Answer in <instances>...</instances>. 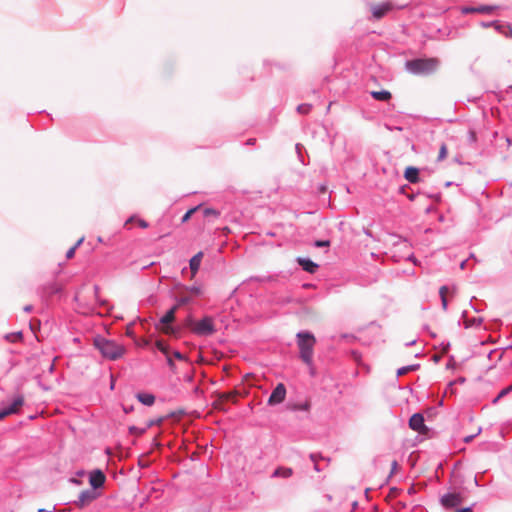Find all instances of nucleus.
<instances>
[{"label":"nucleus","instance_id":"nucleus-1","mask_svg":"<svg viewBox=\"0 0 512 512\" xmlns=\"http://www.w3.org/2000/svg\"><path fill=\"white\" fill-rule=\"evenodd\" d=\"M439 66L440 60L436 57H418L405 62V69L417 76H429L435 73Z\"/></svg>","mask_w":512,"mask_h":512},{"label":"nucleus","instance_id":"nucleus-2","mask_svg":"<svg viewBox=\"0 0 512 512\" xmlns=\"http://www.w3.org/2000/svg\"><path fill=\"white\" fill-rule=\"evenodd\" d=\"M94 346L104 358L113 361L123 357L126 352V348L122 344L101 336L94 338Z\"/></svg>","mask_w":512,"mask_h":512},{"label":"nucleus","instance_id":"nucleus-3","mask_svg":"<svg viewBox=\"0 0 512 512\" xmlns=\"http://www.w3.org/2000/svg\"><path fill=\"white\" fill-rule=\"evenodd\" d=\"M296 338L300 351V358L305 364H311L314 345L316 343L314 334L308 330H303L297 333Z\"/></svg>","mask_w":512,"mask_h":512},{"label":"nucleus","instance_id":"nucleus-4","mask_svg":"<svg viewBox=\"0 0 512 512\" xmlns=\"http://www.w3.org/2000/svg\"><path fill=\"white\" fill-rule=\"evenodd\" d=\"M368 6L371 11L370 20L374 21L381 20L394 9H403L405 7V5H396L392 0H386L378 4L368 3Z\"/></svg>","mask_w":512,"mask_h":512},{"label":"nucleus","instance_id":"nucleus-5","mask_svg":"<svg viewBox=\"0 0 512 512\" xmlns=\"http://www.w3.org/2000/svg\"><path fill=\"white\" fill-rule=\"evenodd\" d=\"M186 326L197 335L206 336L211 335L214 330L213 320L209 317H205L200 321H193L191 318L186 320Z\"/></svg>","mask_w":512,"mask_h":512},{"label":"nucleus","instance_id":"nucleus-6","mask_svg":"<svg viewBox=\"0 0 512 512\" xmlns=\"http://www.w3.org/2000/svg\"><path fill=\"white\" fill-rule=\"evenodd\" d=\"M204 293L202 286L195 285V286H183L181 287V291L179 294L178 299V307L181 305L188 304L193 298H197L202 296Z\"/></svg>","mask_w":512,"mask_h":512},{"label":"nucleus","instance_id":"nucleus-7","mask_svg":"<svg viewBox=\"0 0 512 512\" xmlns=\"http://www.w3.org/2000/svg\"><path fill=\"white\" fill-rule=\"evenodd\" d=\"M462 495L457 491H449L440 497V504L445 509L457 508L462 503Z\"/></svg>","mask_w":512,"mask_h":512},{"label":"nucleus","instance_id":"nucleus-8","mask_svg":"<svg viewBox=\"0 0 512 512\" xmlns=\"http://www.w3.org/2000/svg\"><path fill=\"white\" fill-rule=\"evenodd\" d=\"M286 392V386L281 382L278 383L268 398V405L276 406L281 404L285 400Z\"/></svg>","mask_w":512,"mask_h":512},{"label":"nucleus","instance_id":"nucleus-9","mask_svg":"<svg viewBox=\"0 0 512 512\" xmlns=\"http://www.w3.org/2000/svg\"><path fill=\"white\" fill-rule=\"evenodd\" d=\"M409 428L418 433L424 434L428 427L425 425V419L422 413H414L408 421Z\"/></svg>","mask_w":512,"mask_h":512},{"label":"nucleus","instance_id":"nucleus-10","mask_svg":"<svg viewBox=\"0 0 512 512\" xmlns=\"http://www.w3.org/2000/svg\"><path fill=\"white\" fill-rule=\"evenodd\" d=\"M500 9V6L498 5H479L477 7L473 6H463L461 8L462 14H473V13H479V14H492L496 10Z\"/></svg>","mask_w":512,"mask_h":512},{"label":"nucleus","instance_id":"nucleus-11","mask_svg":"<svg viewBox=\"0 0 512 512\" xmlns=\"http://www.w3.org/2000/svg\"><path fill=\"white\" fill-rule=\"evenodd\" d=\"M23 404L24 398L22 396L16 397L10 406L0 410V421L9 415L17 414L20 411V408L23 406Z\"/></svg>","mask_w":512,"mask_h":512},{"label":"nucleus","instance_id":"nucleus-12","mask_svg":"<svg viewBox=\"0 0 512 512\" xmlns=\"http://www.w3.org/2000/svg\"><path fill=\"white\" fill-rule=\"evenodd\" d=\"M178 308V305H175L172 307L162 318H161V324H163L162 331L165 334H172L173 328L170 327L168 324L172 323L175 320V313Z\"/></svg>","mask_w":512,"mask_h":512},{"label":"nucleus","instance_id":"nucleus-13","mask_svg":"<svg viewBox=\"0 0 512 512\" xmlns=\"http://www.w3.org/2000/svg\"><path fill=\"white\" fill-rule=\"evenodd\" d=\"M105 480H106L105 474L99 469L93 470L89 474V484L94 489H98V488L102 487L103 484L105 483Z\"/></svg>","mask_w":512,"mask_h":512},{"label":"nucleus","instance_id":"nucleus-14","mask_svg":"<svg viewBox=\"0 0 512 512\" xmlns=\"http://www.w3.org/2000/svg\"><path fill=\"white\" fill-rule=\"evenodd\" d=\"M296 262L302 270L310 274H314L319 268V265L308 257H297Z\"/></svg>","mask_w":512,"mask_h":512},{"label":"nucleus","instance_id":"nucleus-15","mask_svg":"<svg viewBox=\"0 0 512 512\" xmlns=\"http://www.w3.org/2000/svg\"><path fill=\"white\" fill-rule=\"evenodd\" d=\"M404 178L412 184L420 181V170L415 166H408L404 171Z\"/></svg>","mask_w":512,"mask_h":512},{"label":"nucleus","instance_id":"nucleus-16","mask_svg":"<svg viewBox=\"0 0 512 512\" xmlns=\"http://www.w3.org/2000/svg\"><path fill=\"white\" fill-rule=\"evenodd\" d=\"M97 494L95 491L91 490H85L82 491L79 495L78 501L76 502V505L79 507H84L91 503L94 499H96Z\"/></svg>","mask_w":512,"mask_h":512},{"label":"nucleus","instance_id":"nucleus-17","mask_svg":"<svg viewBox=\"0 0 512 512\" xmlns=\"http://www.w3.org/2000/svg\"><path fill=\"white\" fill-rule=\"evenodd\" d=\"M202 259H203L202 251L198 252L190 259L189 268H190V272H191V276H190L191 279H194V277L196 276V274L200 268Z\"/></svg>","mask_w":512,"mask_h":512},{"label":"nucleus","instance_id":"nucleus-18","mask_svg":"<svg viewBox=\"0 0 512 512\" xmlns=\"http://www.w3.org/2000/svg\"><path fill=\"white\" fill-rule=\"evenodd\" d=\"M156 347L166 356L168 365L173 368L174 363L168 345L165 342L158 340L156 341Z\"/></svg>","mask_w":512,"mask_h":512},{"label":"nucleus","instance_id":"nucleus-19","mask_svg":"<svg viewBox=\"0 0 512 512\" xmlns=\"http://www.w3.org/2000/svg\"><path fill=\"white\" fill-rule=\"evenodd\" d=\"M371 97L377 101H389L392 98V94L388 90L372 91Z\"/></svg>","mask_w":512,"mask_h":512},{"label":"nucleus","instance_id":"nucleus-20","mask_svg":"<svg viewBox=\"0 0 512 512\" xmlns=\"http://www.w3.org/2000/svg\"><path fill=\"white\" fill-rule=\"evenodd\" d=\"M480 25L483 27V28H490L492 27V29H495L497 32H502V29L504 28L505 24L504 23H501L500 21H497V20H492V21H482L480 23Z\"/></svg>","mask_w":512,"mask_h":512},{"label":"nucleus","instance_id":"nucleus-21","mask_svg":"<svg viewBox=\"0 0 512 512\" xmlns=\"http://www.w3.org/2000/svg\"><path fill=\"white\" fill-rule=\"evenodd\" d=\"M293 470L289 467H278L274 470L272 476L273 477H282V478H289L292 476Z\"/></svg>","mask_w":512,"mask_h":512},{"label":"nucleus","instance_id":"nucleus-22","mask_svg":"<svg viewBox=\"0 0 512 512\" xmlns=\"http://www.w3.org/2000/svg\"><path fill=\"white\" fill-rule=\"evenodd\" d=\"M137 399L144 405L151 406L155 402V397L149 393H138Z\"/></svg>","mask_w":512,"mask_h":512},{"label":"nucleus","instance_id":"nucleus-23","mask_svg":"<svg viewBox=\"0 0 512 512\" xmlns=\"http://www.w3.org/2000/svg\"><path fill=\"white\" fill-rule=\"evenodd\" d=\"M136 222L139 227L146 229L148 228L149 224L144 219L136 218L135 216H131L125 223L124 227L127 229H130V224Z\"/></svg>","mask_w":512,"mask_h":512},{"label":"nucleus","instance_id":"nucleus-24","mask_svg":"<svg viewBox=\"0 0 512 512\" xmlns=\"http://www.w3.org/2000/svg\"><path fill=\"white\" fill-rule=\"evenodd\" d=\"M311 408L310 401L306 400L301 403H294L289 406V409L292 411H309Z\"/></svg>","mask_w":512,"mask_h":512},{"label":"nucleus","instance_id":"nucleus-25","mask_svg":"<svg viewBox=\"0 0 512 512\" xmlns=\"http://www.w3.org/2000/svg\"><path fill=\"white\" fill-rule=\"evenodd\" d=\"M420 368V364H411V365H407V366H403V367H400L398 370H397V376H402V375H405L407 374L408 372H412V371H416Z\"/></svg>","mask_w":512,"mask_h":512},{"label":"nucleus","instance_id":"nucleus-26","mask_svg":"<svg viewBox=\"0 0 512 512\" xmlns=\"http://www.w3.org/2000/svg\"><path fill=\"white\" fill-rule=\"evenodd\" d=\"M483 323L482 317H473L471 319L464 320V327L471 328V327H478Z\"/></svg>","mask_w":512,"mask_h":512},{"label":"nucleus","instance_id":"nucleus-27","mask_svg":"<svg viewBox=\"0 0 512 512\" xmlns=\"http://www.w3.org/2000/svg\"><path fill=\"white\" fill-rule=\"evenodd\" d=\"M448 289L449 288L446 285L441 286L440 289H439V295H440V298H441L442 308L445 311L448 308V301H447V298H446V292L448 291Z\"/></svg>","mask_w":512,"mask_h":512},{"label":"nucleus","instance_id":"nucleus-28","mask_svg":"<svg viewBox=\"0 0 512 512\" xmlns=\"http://www.w3.org/2000/svg\"><path fill=\"white\" fill-rule=\"evenodd\" d=\"M408 190H411V188L408 185H403L400 187L399 192L405 195L410 201H414L416 199L417 194L414 192L409 193Z\"/></svg>","mask_w":512,"mask_h":512},{"label":"nucleus","instance_id":"nucleus-29","mask_svg":"<svg viewBox=\"0 0 512 512\" xmlns=\"http://www.w3.org/2000/svg\"><path fill=\"white\" fill-rule=\"evenodd\" d=\"M510 392H512V383L503 388L499 393L498 395L496 396V398H494V400L492 401L493 404H496L501 398L505 397L506 395H508Z\"/></svg>","mask_w":512,"mask_h":512},{"label":"nucleus","instance_id":"nucleus-30","mask_svg":"<svg viewBox=\"0 0 512 512\" xmlns=\"http://www.w3.org/2000/svg\"><path fill=\"white\" fill-rule=\"evenodd\" d=\"M312 109V105L308 103L299 104L297 106V112L300 114H308Z\"/></svg>","mask_w":512,"mask_h":512},{"label":"nucleus","instance_id":"nucleus-31","mask_svg":"<svg viewBox=\"0 0 512 512\" xmlns=\"http://www.w3.org/2000/svg\"><path fill=\"white\" fill-rule=\"evenodd\" d=\"M203 214H204V216H205L206 218H209V217H215V218H217V217H219V216H220V211H216V210H214V209H212V208H205V209L203 210Z\"/></svg>","mask_w":512,"mask_h":512},{"label":"nucleus","instance_id":"nucleus-32","mask_svg":"<svg viewBox=\"0 0 512 512\" xmlns=\"http://www.w3.org/2000/svg\"><path fill=\"white\" fill-rule=\"evenodd\" d=\"M331 244L330 240H327V239H317L314 241V247L316 248H325V247H329Z\"/></svg>","mask_w":512,"mask_h":512},{"label":"nucleus","instance_id":"nucleus-33","mask_svg":"<svg viewBox=\"0 0 512 512\" xmlns=\"http://www.w3.org/2000/svg\"><path fill=\"white\" fill-rule=\"evenodd\" d=\"M295 149H296V153H297L299 161L303 165H306V162H305V159H304V156H303V152H302L303 150H305L304 147L301 144L298 143V144H296Z\"/></svg>","mask_w":512,"mask_h":512},{"label":"nucleus","instance_id":"nucleus-34","mask_svg":"<svg viewBox=\"0 0 512 512\" xmlns=\"http://www.w3.org/2000/svg\"><path fill=\"white\" fill-rule=\"evenodd\" d=\"M309 457H310L311 461L314 462V470L317 472H320L321 468H320L319 464L317 463V461L322 457L317 453H311L309 455Z\"/></svg>","mask_w":512,"mask_h":512},{"label":"nucleus","instance_id":"nucleus-35","mask_svg":"<svg viewBox=\"0 0 512 512\" xmlns=\"http://www.w3.org/2000/svg\"><path fill=\"white\" fill-rule=\"evenodd\" d=\"M199 208L200 206H196L188 210L182 217V223H186Z\"/></svg>","mask_w":512,"mask_h":512},{"label":"nucleus","instance_id":"nucleus-36","mask_svg":"<svg viewBox=\"0 0 512 512\" xmlns=\"http://www.w3.org/2000/svg\"><path fill=\"white\" fill-rule=\"evenodd\" d=\"M6 338L11 342H17L22 339V333L21 332L12 333V334L7 335Z\"/></svg>","mask_w":512,"mask_h":512},{"label":"nucleus","instance_id":"nucleus-37","mask_svg":"<svg viewBox=\"0 0 512 512\" xmlns=\"http://www.w3.org/2000/svg\"><path fill=\"white\" fill-rule=\"evenodd\" d=\"M446 156H447V147H446V145L443 144L440 147L437 160L438 161H442V160H444L446 158Z\"/></svg>","mask_w":512,"mask_h":512},{"label":"nucleus","instance_id":"nucleus-38","mask_svg":"<svg viewBox=\"0 0 512 512\" xmlns=\"http://www.w3.org/2000/svg\"><path fill=\"white\" fill-rule=\"evenodd\" d=\"M505 37L512 38V27L509 24H505L504 28L502 29V32Z\"/></svg>","mask_w":512,"mask_h":512},{"label":"nucleus","instance_id":"nucleus-39","mask_svg":"<svg viewBox=\"0 0 512 512\" xmlns=\"http://www.w3.org/2000/svg\"><path fill=\"white\" fill-rule=\"evenodd\" d=\"M129 430H130V433H132L134 435H142L143 433H145L146 428H138L136 426H132L129 428Z\"/></svg>","mask_w":512,"mask_h":512},{"label":"nucleus","instance_id":"nucleus-40","mask_svg":"<svg viewBox=\"0 0 512 512\" xmlns=\"http://www.w3.org/2000/svg\"><path fill=\"white\" fill-rule=\"evenodd\" d=\"M164 420V417H159L157 419H153V420H150L148 423H147V427H152L154 425H161V423L163 422Z\"/></svg>","mask_w":512,"mask_h":512},{"label":"nucleus","instance_id":"nucleus-41","mask_svg":"<svg viewBox=\"0 0 512 512\" xmlns=\"http://www.w3.org/2000/svg\"><path fill=\"white\" fill-rule=\"evenodd\" d=\"M468 141L471 143V144H474L476 143L477 141V134L475 131L473 130H469V133H468Z\"/></svg>","mask_w":512,"mask_h":512},{"label":"nucleus","instance_id":"nucleus-42","mask_svg":"<svg viewBox=\"0 0 512 512\" xmlns=\"http://www.w3.org/2000/svg\"><path fill=\"white\" fill-rule=\"evenodd\" d=\"M252 279L256 280V281H259V282H264V281L272 280L273 277L272 276H257V277H253Z\"/></svg>","mask_w":512,"mask_h":512},{"label":"nucleus","instance_id":"nucleus-43","mask_svg":"<svg viewBox=\"0 0 512 512\" xmlns=\"http://www.w3.org/2000/svg\"><path fill=\"white\" fill-rule=\"evenodd\" d=\"M474 506H475V504H472L471 506H468V507L458 508L455 510V512H473Z\"/></svg>","mask_w":512,"mask_h":512},{"label":"nucleus","instance_id":"nucleus-44","mask_svg":"<svg viewBox=\"0 0 512 512\" xmlns=\"http://www.w3.org/2000/svg\"><path fill=\"white\" fill-rule=\"evenodd\" d=\"M493 355H497V359L500 360L502 358V353L498 352L496 349L495 350H491L488 354V358L489 359H492L493 358Z\"/></svg>","mask_w":512,"mask_h":512},{"label":"nucleus","instance_id":"nucleus-45","mask_svg":"<svg viewBox=\"0 0 512 512\" xmlns=\"http://www.w3.org/2000/svg\"><path fill=\"white\" fill-rule=\"evenodd\" d=\"M75 251H76L75 247H71V248L67 251V253H66V257H67V259H71V258H73V257H74V255H75Z\"/></svg>","mask_w":512,"mask_h":512},{"label":"nucleus","instance_id":"nucleus-46","mask_svg":"<svg viewBox=\"0 0 512 512\" xmlns=\"http://www.w3.org/2000/svg\"><path fill=\"white\" fill-rule=\"evenodd\" d=\"M172 356H173L174 358H176V359H179V360H184V359H185L184 355H182V354H181L180 352H178V351L173 352V354H171V357H172Z\"/></svg>","mask_w":512,"mask_h":512},{"label":"nucleus","instance_id":"nucleus-47","mask_svg":"<svg viewBox=\"0 0 512 512\" xmlns=\"http://www.w3.org/2000/svg\"><path fill=\"white\" fill-rule=\"evenodd\" d=\"M441 347L443 349L444 352H447L450 348V343L449 342H442L441 343Z\"/></svg>","mask_w":512,"mask_h":512},{"label":"nucleus","instance_id":"nucleus-48","mask_svg":"<svg viewBox=\"0 0 512 512\" xmlns=\"http://www.w3.org/2000/svg\"><path fill=\"white\" fill-rule=\"evenodd\" d=\"M407 260H408V261H410V262H412V263H414V264H416V263H417V259H416V257H415L413 254H411L410 256H408Z\"/></svg>","mask_w":512,"mask_h":512},{"label":"nucleus","instance_id":"nucleus-49","mask_svg":"<svg viewBox=\"0 0 512 512\" xmlns=\"http://www.w3.org/2000/svg\"><path fill=\"white\" fill-rule=\"evenodd\" d=\"M475 436H476V435H469V436H466V437L464 438V442H466V443L471 442V441L475 438Z\"/></svg>","mask_w":512,"mask_h":512},{"label":"nucleus","instance_id":"nucleus-50","mask_svg":"<svg viewBox=\"0 0 512 512\" xmlns=\"http://www.w3.org/2000/svg\"><path fill=\"white\" fill-rule=\"evenodd\" d=\"M256 142V139L255 138H249L247 141H246V145L250 146V145H254Z\"/></svg>","mask_w":512,"mask_h":512},{"label":"nucleus","instance_id":"nucleus-51","mask_svg":"<svg viewBox=\"0 0 512 512\" xmlns=\"http://www.w3.org/2000/svg\"><path fill=\"white\" fill-rule=\"evenodd\" d=\"M38 512H55V507L53 506L52 509L48 510L45 508L38 509Z\"/></svg>","mask_w":512,"mask_h":512},{"label":"nucleus","instance_id":"nucleus-52","mask_svg":"<svg viewBox=\"0 0 512 512\" xmlns=\"http://www.w3.org/2000/svg\"><path fill=\"white\" fill-rule=\"evenodd\" d=\"M84 241V237H81L73 247H75V249H77L81 244L82 242Z\"/></svg>","mask_w":512,"mask_h":512},{"label":"nucleus","instance_id":"nucleus-53","mask_svg":"<svg viewBox=\"0 0 512 512\" xmlns=\"http://www.w3.org/2000/svg\"><path fill=\"white\" fill-rule=\"evenodd\" d=\"M454 365V359L453 357L451 356L448 363H447V368H451L452 366Z\"/></svg>","mask_w":512,"mask_h":512},{"label":"nucleus","instance_id":"nucleus-54","mask_svg":"<svg viewBox=\"0 0 512 512\" xmlns=\"http://www.w3.org/2000/svg\"><path fill=\"white\" fill-rule=\"evenodd\" d=\"M226 402L233 399V396L226 390V396H225Z\"/></svg>","mask_w":512,"mask_h":512},{"label":"nucleus","instance_id":"nucleus-55","mask_svg":"<svg viewBox=\"0 0 512 512\" xmlns=\"http://www.w3.org/2000/svg\"><path fill=\"white\" fill-rule=\"evenodd\" d=\"M397 467H398L397 461H393L392 462V473L397 469Z\"/></svg>","mask_w":512,"mask_h":512},{"label":"nucleus","instance_id":"nucleus-56","mask_svg":"<svg viewBox=\"0 0 512 512\" xmlns=\"http://www.w3.org/2000/svg\"><path fill=\"white\" fill-rule=\"evenodd\" d=\"M31 310H32V306L31 305H28V306L24 307V311L25 312H30Z\"/></svg>","mask_w":512,"mask_h":512},{"label":"nucleus","instance_id":"nucleus-57","mask_svg":"<svg viewBox=\"0 0 512 512\" xmlns=\"http://www.w3.org/2000/svg\"><path fill=\"white\" fill-rule=\"evenodd\" d=\"M324 497L327 499V501H332V495L326 494Z\"/></svg>","mask_w":512,"mask_h":512},{"label":"nucleus","instance_id":"nucleus-58","mask_svg":"<svg viewBox=\"0 0 512 512\" xmlns=\"http://www.w3.org/2000/svg\"><path fill=\"white\" fill-rule=\"evenodd\" d=\"M474 483H475L476 486H480V483H479V480H478L477 476H475V478H474Z\"/></svg>","mask_w":512,"mask_h":512},{"label":"nucleus","instance_id":"nucleus-59","mask_svg":"<svg viewBox=\"0 0 512 512\" xmlns=\"http://www.w3.org/2000/svg\"><path fill=\"white\" fill-rule=\"evenodd\" d=\"M216 408H219L221 409L222 408V403L221 401L217 402L216 405H215Z\"/></svg>","mask_w":512,"mask_h":512},{"label":"nucleus","instance_id":"nucleus-60","mask_svg":"<svg viewBox=\"0 0 512 512\" xmlns=\"http://www.w3.org/2000/svg\"><path fill=\"white\" fill-rule=\"evenodd\" d=\"M467 260H464L461 262L460 267L463 269L466 265Z\"/></svg>","mask_w":512,"mask_h":512},{"label":"nucleus","instance_id":"nucleus-61","mask_svg":"<svg viewBox=\"0 0 512 512\" xmlns=\"http://www.w3.org/2000/svg\"><path fill=\"white\" fill-rule=\"evenodd\" d=\"M320 191H321L322 193L326 192V187H325V186H321V187H320Z\"/></svg>","mask_w":512,"mask_h":512},{"label":"nucleus","instance_id":"nucleus-62","mask_svg":"<svg viewBox=\"0 0 512 512\" xmlns=\"http://www.w3.org/2000/svg\"><path fill=\"white\" fill-rule=\"evenodd\" d=\"M415 342H416V341H415V340H413V341H411V342H408L406 345H407V346H412V345H414V344H415Z\"/></svg>","mask_w":512,"mask_h":512},{"label":"nucleus","instance_id":"nucleus-63","mask_svg":"<svg viewBox=\"0 0 512 512\" xmlns=\"http://www.w3.org/2000/svg\"><path fill=\"white\" fill-rule=\"evenodd\" d=\"M466 316H467V311H463V312H462V318H463V319H465V318H466Z\"/></svg>","mask_w":512,"mask_h":512},{"label":"nucleus","instance_id":"nucleus-64","mask_svg":"<svg viewBox=\"0 0 512 512\" xmlns=\"http://www.w3.org/2000/svg\"><path fill=\"white\" fill-rule=\"evenodd\" d=\"M99 291V288L97 286L94 287V294L96 295Z\"/></svg>","mask_w":512,"mask_h":512}]
</instances>
